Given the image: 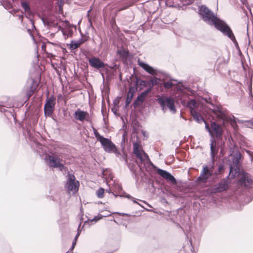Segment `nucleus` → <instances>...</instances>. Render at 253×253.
I'll use <instances>...</instances> for the list:
<instances>
[{"label":"nucleus","mask_w":253,"mask_h":253,"mask_svg":"<svg viewBox=\"0 0 253 253\" xmlns=\"http://www.w3.org/2000/svg\"><path fill=\"white\" fill-rule=\"evenodd\" d=\"M138 65L152 75L158 76L159 75V78L155 77L149 81L141 82V85L147 88L140 95H147L150 92L152 87L157 84L159 85V89L162 91H166L170 88H173L176 89L177 93H183L184 95H190L189 93H192V90L186 82H177L176 80H171L165 74L160 73L156 69L153 68L142 61H139Z\"/></svg>","instance_id":"f257e3e1"},{"label":"nucleus","mask_w":253,"mask_h":253,"mask_svg":"<svg viewBox=\"0 0 253 253\" xmlns=\"http://www.w3.org/2000/svg\"><path fill=\"white\" fill-rule=\"evenodd\" d=\"M199 14L205 22L210 25H213L224 35L227 36L235 44H237L235 37L229 26L224 21L217 17L205 5L200 6Z\"/></svg>","instance_id":"f03ea898"},{"label":"nucleus","mask_w":253,"mask_h":253,"mask_svg":"<svg viewBox=\"0 0 253 253\" xmlns=\"http://www.w3.org/2000/svg\"><path fill=\"white\" fill-rule=\"evenodd\" d=\"M133 145V152L135 157L139 160L141 164L144 165L146 163L147 164L148 167L151 166L155 169L157 172L162 177L166 179L168 182L171 184H175L177 183L176 178L169 171L159 168L155 166L150 161L148 155L143 151L142 148H140L139 145L136 142H134Z\"/></svg>","instance_id":"7ed1b4c3"},{"label":"nucleus","mask_w":253,"mask_h":253,"mask_svg":"<svg viewBox=\"0 0 253 253\" xmlns=\"http://www.w3.org/2000/svg\"><path fill=\"white\" fill-rule=\"evenodd\" d=\"M93 132L97 140L100 142L101 146L105 152H113L115 154L121 155V153L118 150L115 144L110 139L101 135L95 129H94Z\"/></svg>","instance_id":"20e7f679"},{"label":"nucleus","mask_w":253,"mask_h":253,"mask_svg":"<svg viewBox=\"0 0 253 253\" xmlns=\"http://www.w3.org/2000/svg\"><path fill=\"white\" fill-rule=\"evenodd\" d=\"M156 100L162 108L164 113L169 111L172 114L176 112V108L174 100L171 98V96H159Z\"/></svg>","instance_id":"39448f33"},{"label":"nucleus","mask_w":253,"mask_h":253,"mask_svg":"<svg viewBox=\"0 0 253 253\" xmlns=\"http://www.w3.org/2000/svg\"><path fill=\"white\" fill-rule=\"evenodd\" d=\"M205 103L210 104L212 108H210L213 116L218 120L224 121L227 118V112L222 109L220 105L213 103L211 97H204L202 98Z\"/></svg>","instance_id":"423d86ee"},{"label":"nucleus","mask_w":253,"mask_h":253,"mask_svg":"<svg viewBox=\"0 0 253 253\" xmlns=\"http://www.w3.org/2000/svg\"><path fill=\"white\" fill-rule=\"evenodd\" d=\"M242 159L241 154L240 151H237L233 156V164L230 165V171L227 178L229 177L231 179L234 178L237 174H239V165Z\"/></svg>","instance_id":"0eeeda50"},{"label":"nucleus","mask_w":253,"mask_h":253,"mask_svg":"<svg viewBox=\"0 0 253 253\" xmlns=\"http://www.w3.org/2000/svg\"><path fill=\"white\" fill-rule=\"evenodd\" d=\"M55 96H47L43 108L45 116H51L55 109Z\"/></svg>","instance_id":"6e6552de"},{"label":"nucleus","mask_w":253,"mask_h":253,"mask_svg":"<svg viewBox=\"0 0 253 253\" xmlns=\"http://www.w3.org/2000/svg\"><path fill=\"white\" fill-rule=\"evenodd\" d=\"M47 160L49 167H53L54 168H58L60 170L63 171L67 169L63 163L61 162L62 161V159L57 156L49 155L47 156Z\"/></svg>","instance_id":"1a4fd4ad"},{"label":"nucleus","mask_w":253,"mask_h":253,"mask_svg":"<svg viewBox=\"0 0 253 253\" xmlns=\"http://www.w3.org/2000/svg\"><path fill=\"white\" fill-rule=\"evenodd\" d=\"M67 177V180L65 185L66 188L70 191L73 190L75 191H78L79 190L80 183L79 181L76 180L75 175L68 172Z\"/></svg>","instance_id":"9d476101"},{"label":"nucleus","mask_w":253,"mask_h":253,"mask_svg":"<svg viewBox=\"0 0 253 253\" xmlns=\"http://www.w3.org/2000/svg\"><path fill=\"white\" fill-rule=\"evenodd\" d=\"M213 174V170L210 169L207 165H205L203 167V169L197 180L202 182H207L211 178Z\"/></svg>","instance_id":"9b49d317"},{"label":"nucleus","mask_w":253,"mask_h":253,"mask_svg":"<svg viewBox=\"0 0 253 253\" xmlns=\"http://www.w3.org/2000/svg\"><path fill=\"white\" fill-rule=\"evenodd\" d=\"M211 127L212 133V135H210L211 138L220 137L221 135H223L224 131L222 127L219 124L216 123L215 122H212L211 124Z\"/></svg>","instance_id":"f8f14e48"},{"label":"nucleus","mask_w":253,"mask_h":253,"mask_svg":"<svg viewBox=\"0 0 253 253\" xmlns=\"http://www.w3.org/2000/svg\"><path fill=\"white\" fill-rule=\"evenodd\" d=\"M228 184L227 180L224 179L212 187L211 192L216 193L225 191L228 188Z\"/></svg>","instance_id":"ddd939ff"},{"label":"nucleus","mask_w":253,"mask_h":253,"mask_svg":"<svg viewBox=\"0 0 253 253\" xmlns=\"http://www.w3.org/2000/svg\"><path fill=\"white\" fill-rule=\"evenodd\" d=\"M39 85V81L33 79H29L27 82L28 92L27 95H32L36 92Z\"/></svg>","instance_id":"4468645a"},{"label":"nucleus","mask_w":253,"mask_h":253,"mask_svg":"<svg viewBox=\"0 0 253 253\" xmlns=\"http://www.w3.org/2000/svg\"><path fill=\"white\" fill-rule=\"evenodd\" d=\"M21 6L25 10L26 13V17L29 20V22L31 25L32 29H35V27L34 25V21L30 17L32 15V11L29 4L26 1H23L21 2Z\"/></svg>","instance_id":"2eb2a0df"},{"label":"nucleus","mask_w":253,"mask_h":253,"mask_svg":"<svg viewBox=\"0 0 253 253\" xmlns=\"http://www.w3.org/2000/svg\"><path fill=\"white\" fill-rule=\"evenodd\" d=\"M89 115L86 111L81 110L80 109H77L75 112V118L80 121L84 120H88Z\"/></svg>","instance_id":"dca6fc26"},{"label":"nucleus","mask_w":253,"mask_h":253,"mask_svg":"<svg viewBox=\"0 0 253 253\" xmlns=\"http://www.w3.org/2000/svg\"><path fill=\"white\" fill-rule=\"evenodd\" d=\"M90 65L95 68L100 69L105 67V64L98 58L93 57L88 60Z\"/></svg>","instance_id":"f3484780"},{"label":"nucleus","mask_w":253,"mask_h":253,"mask_svg":"<svg viewBox=\"0 0 253 253\" xmlns=\"http://www.w3.org/2000/svg\"><path fill=\"white\" fill-rule=\"evenodd\" d=\"M215 141V138L211 139L210 143V149H211V157L212 160H214L215 157L217 155L218 153L219 148H220L217 145H216L214 142Z\"/></svg>","instance_id":"a211bd4d"},{"label":"nucleus","mask_w":253,"mask_h":253,"mask_svg":"<svg viewBox=\"0 0 253 253\" xmlns=\"http://www.w3.org/2000/svg\"><path fill=\"white\" fill-rule=\"evenodd\" d=\"M239 182L242 186H244L246 188H251L253 184V180L251 178L245 175L243 176L240 178Z\"/></svg>","instance_id":"6ab92c4d"},{"label":"nucleus","mask_w":253,"mask_h":253,"mask_svg":"<svg viewBox=\"0 0 253 253\" xmlns=\"http://www.w3.org/2000/svg\"><path fill=\"white\" fill-rule=\"evenodd\" d=\"M137 98L133 102L132 106L134 108L143 107L146 96H137Z\"/></svg>","instance_id":"aec40b11"},{"label":"nucleus","mask_w":253,"mask_h":253,"mask_svg":"<svg viewBox=\"0 0 253 253\" xmlns=\"http://www.w3.org/2000/svg\"><path fill=\"white\" fill-rule=\"evenodd\" d=\"M191 114L192 115L193 118L196 120V121L197 123H200L202 122H205V120L203 118V117L201 116V115L198 113L196 110H194L193 109H192L191 110Z\"/></svg>","instance_id":"412c9836"},{"label":"nucleus","mask_w":253,"mask_h":253,"mask_svg":"<svg viewBox=\"0 0 253 253\" xmlns=\"http://www.w3.org/2000/svg\"><path fill=\"white\" fill-rule=\"evenodd\" d=\"M215 141L214 143L217 145L218 147L223 149L225 148V140L223 139V135H221L220 137H214Z\"/></svg>","instance_id":"4be33fe9"},{"label":"nucleus","mask_w":253,"mask_h":253,"mask_svg":"<svg viewBox=\"0 0 253 253\" xmlns=\"http://www.w3.org/2000/svg\"><path fill=\"white\" fill-rule=\"evenodd\" d=\"M81 223H82V222H80V223L79 225L77 233L76 236L75 237V238L72 242V244L71 248L69 249L70 251H72L74 249V248L76 245L78 238H79V237L80 235V234L81 233V231L79 229L81 225Z\"/></svg>","instance_id":"5701e85b"},{"label":"nucleus","mask_w":253,"mask_h":253,"mask_svg":"<svg viewBox=\"0 0 253 253\" xmlns=\"http://www.w3.org/2000/svg\"><path fill=\"white\" fill-rule=\"evenodd\" d=\"M84 42L82 39H80L77 41H72L70 43V48L72 49H75L80 46Z\"/></svg>","instance_id":"b1692460"},{"label":"nucleus","mask_w":253,"mask_h":253,"mask_svg":"<svg viewBox=\"0 0 253 253\" xmlns=\"http://www.w3.org/2000/svg\"><path fill=\"white\" fill-rule=\"evenodd\" d=\"M100 218H98V216H95L91 219H88L84 222V225H87L89 227L91 225L93 224V223H96L99 220Z\"/></svg>","instance_id":"393cba45"},{"label":"nucleus","mask_w":253,"mask_h":253,"mask_svg":"<svg viewBox=\"0 0 253 253\" xmlns=\"http://www.w3.org/2000/svg\"><path fill=\"white\" fill-rule=\"evenodd\" d=\"M117 53L123 58L126 59L128 56V52L125 49H121L118 50Z\"/></svg>","instance_id":"a878e982"},{"label":"nucleus","mask_w":253,"mask_h":253,"mask_svg":"<svg viewBox=\"0 0 253 253\" xmlns=\"http://www.w3.org/2000/svg\"><path fill=\"white\" fill-rule=\"evenodd\" d=\"M225 169L224 165L223 164H220L218 167L217 170L214 172V174L216 176L222 174Z\"/></svg>","instance_id":"bb28decb"},{"label":"nucleus","mask_w":253,"mask_h":253,"mask_svg":"<svg viewBox=\"0 0 253 253\" xmlns=\"http://www.w3.org/2000/svg\"><path fill=\"white\" fill-rule=\"evenodd\" d=\"M96 195L99 198H102L104 197V189L100 187L96 191Z\"/></svg>","instance_id":"cd10ccee"},{"label":"nucleus","mask_w":253,"mask_h":253,"mask_svg":"<svg viewBox=\"0 0 253 253\" xmlns=\"http://www.w3.org/2000/svg\"><path fill=\"white\" fill-rule=\"evenodd\" d=\"M133 97V96H126L125 100V107L126 109H127V108L129 107V104L132 100V98Z\"/></svg>","instance_id":"c85d7f7f"},{"label":"nucleus","mask_w":253,"mask_h":253,"mask_svg":"<svg viewBox=\"0 0 253 253\" xmlns=\"http://www.w3.org/2000/svg\"><path fill=\"white\" fill-rule=\"evenodd\" d=\"M123 96H117V97L113 100L114 106L119 107L120 102L121 101Z\"/></svg>","instance_id":"c756f323"},{"label":"nucleus","mask_w":253,"mask_h":253,"mask_svg":"<svg viewBox=\"0 0 253 253\" xmlns=\"http://www.w3.org/2000/svg\"><path fill=\"white\" fill-rule=\"evenodd\" d=\"M140 125L138 121H134L133 122V130L134 132H136L138 131V128L140 126Z\"/></svg>","instance_id":"7c9ffc66"},{"label":"nucleus","mask_w":253,"mask_h":253,"mask_svg":"<svg viewBox=\"0 0 253 253\" xmlns=\"http://www.w3.org/2000/svg\"><path fill=\"white\" fill-rule=\"evenodd\" d=\"M123 154H122L121 153V155H118V154H116V155L117 156H121V157L122 158V159L125 161L126 163L127 164V163H128L127 155L125 149L124 150H123Z\"/></svg>","instance_id":"2f4dec72"},{"label":"nucleus","mask_w":253,"mask_h":253,"mask_svg":"<svg viewBox=\"0 0 253 253\" xmlns=\"http://www.w3.org/2000/svg\"><path fill=\"white\" fill-rule=\"evenodd\" d=\"M127 141V140L126 138L124 136V135L123 136V138L121 140V146L122 148V150H124L125 149V143Z\"/></svg>","instance_id":"473e14b6"},{"label":"nucleus","mask_w":253,"mask_h":253,"mask_svg":"<svg viewBox=\"0 0 253 253\" xmlns=\"http://www.w3.org/2000/svg\"><path fill=\"white\" fill-rule=\"evenodd\" d=\"M187 106L189 108L194 107L196 106L195 101L193 99H192L190 101H188L187 102Z\"/></svg>","instance_id":"72a5a7b5"},{"label":"nucleus","mask_w":253,"mask_h":253,"mask_svg":"<svg viewBox=\"0 0 253 253\" xmlns=\"http://www.w3.org/2000/svg\"><path fill=\"white\" fill-rule=\"evenodd\" d=\"M205 124V128L209 132V134L210 135H212V133H211V127L210 128V127L209 126V125L207 123V122L205 121V122H204Z\"/></svg>","instance_id":"f704fd0d"},{"label":"nucleus","mask_w":253,"mask_h":253,"mask_svg":"<svg viewBox=\"0 0 253 253\" xmlns=\"http://www.w3.org/2000/svg\"><path fill=\"white\" fill-rule=\"evenodd\" d=\"M126 164H127L129 169L132 172V173H134V172H136V170L134 169L135 166L134 165H132L131 166L128 163Z\"/></svg>","instance_id":"c9c22d12"},{"label":"nucleus","mask_w":253,"mask_h":253,"mask_svg":"<svg viewBox=\"0 0 253 253\" xmlns=\"http://www.w3.org/2000/svg\"><path fill=\"white\" fill-rule=\"evenodd\" d=\"M119 107H117V106H114L112 108L111 110L114 113L115 115H118V111L119 110Z\"/></svg>","instance_id":"e433bc0d"},{"label":"nucleus","mask_w":253,"mask_h":253,"mask_svg":"<svg viewBox=\"0 0 253 253\" xmlns=\"http://www.w3.org/2000/svg\"><path fill=\"white\" fill-rule=\"evenodd\" d=\"M134 176V178L135 179L136 181L137 182L138 180V176L137 173L136 172H134V173H132Z\"/></svg>","instance_id":"4c0bfd02"},{"label":"nucleus","mask_w":253,"mask_h":253,"mask_svg":"<svg viewBox=\"0 0 253 253\" xmlns=\"http://www.w3.org/2000/svg\"><path fill=\"white\" fill-rule=\"evenodd\" d=\"M136 163L138 166L139 167L140 171L143 172V168L142 167L140 163L138 162H137Z\"/></svg>","instance_id":"58836bf2"},{"label":"nucleus","mask_w":253,"mask_h":253,"mask_svg":"<svg viewBox=\"0 0 253 253\" xmlns=\"http://www.w3.org/2000/svg\"><path fill=\"white\" fill-rule=\"evenodd\" d=\"M141 131H142V134L143 136L145 138L147 139L148 136L146 131L144 130H143Z\"/></svg>","instance_id":"ea45409f"},{"label":"nucleus","mask_w":253,"mask_h":253,"mask_svg":"<svg viewBox=\"0 0 253 253\" xmlns=\"http://www.w3.org/2000/svg\"><path fill=\"white\" fill-rule=\"evenodd\" d=\"M125 197L126 198H127V199H130V200H132V197L131 195H130L129 194H126V196Z\"/></svg>","instance_id":"a19ab883"},{"label":"nucleus","mask_w":253,"mask_h":253,"mask_svg":"<svg viewBox=\"0 0 253 253\" xmlns=\"http://www.w3.org/2000/svg\"><path fill=\"white\" fill-rule=\"evenodd\" d=\"M132 199H132V200H131L133 201V202L134 203H136V204H137L138 205H140V206H141L142 207H142V206L140 204H139L138 202H137V201H136V199H135V198H134L132 197Z\"/></svg>","instance_id":"79ce46f5"},{"label":"nucleus","mask_w":253,"mask_h":253,"mask_svg":"<svg viewBox=\"0 0 253 253\" xmlns=\"http://www.w3.org/2000/svg\"><path fill=\"white\" fill-rule=\"evenodd\" d=\"M169 0H167L166 2V3L167 5V6H169V7H172V6H173V5L170 4H169Z\"/></svg>","instance_id":"37998d69"},{"label":"nucleus","mask_w":253,"mask_h":253,"mask_svg":"<svg viewBox=\"0 0 253 253\" xmlns=\"http://www.w3.org/2000/svg\"><path fill=\"white\" fill-rule=\"evenodd\" d=\"M37 96H34V97L32 98V105L34 106V107H35V106L37 105V104L36 105H35L34 104V103L33 102H34V100L35 98V97H36Z\"/></svg>","instance_id":"c03bdc74"},{"label":"nucleus","mask_w":253,"mask_h":253,"mask_svg":"<svg viewBox=\"0 0 253 253\" xmlns=\"http://www.w3.org/2000/svg\"><path fill=\"white\" fill-rule=\"evenodd\" d=\"M102 96V102L104 101V97H106V98L107 99V101H108V98H109V96L108 95H106V96Z\"/></svg>","instance_id":"a18cd8bd"},{"label":"nucleus","mask_w":253,"mask_h":253,"mask_svg":"<svg viewBox=\"0 0 253 253\" xmlns=\"http://www.w3.org/2000/svg\"><path fill=\"white\" fill-rule=\"evenodd\" d=\"M97 216H98V218H100L99 219H101L104 216H107V215H102L100 214H98Z\"/></svg>","instance_id":"49530a36"},{"label":"nucleus","mask_w":253,"mask_h":253,"mask_svg":"<svg viewBox=\"0 0 253 253\" xmlns=\"http://www.w3.org/2000/svg\"><path fill=\"white\" fill-rule=\"evenodd\" d=\"M227 118L225 120H233V118L230 117L227 113Z\"/></svg>","instance_id":"de8ad7c7"},{"label":"nucleus","mask_w":253,"mask_h":253,"mask_svg":"<svg viewBox=\"0 0 253 253\" xmlns=\"http://www.w3.org/2000/svg\"><path fill=\"white\" fill-rule=\"evenodd\" d=\"M27 96V100L25 101V103H26L27 101H28L29 99H30V98L31 97H32V96H30V95H28V96Z\"/></svg>","instance_id":"09e8293b"},{"label":"nucleus","mask_w":253,"mask_h":253,"mask_svg":"<svg viewBox=\"0 0 253 253\" xmlns=\"http://www.w3.org/2000/svg\"><path fill=\"white\" fill-rule=\"evenodd\" d=\"M27 31L30 34H31V29H28Z\"/></svg>","instance_id":"8fccbe9b"},{"label":"nucleus","mask_w":253,"mask_h":253,"mask_svg":"<svg viewBox=\"0 0 253 253\" xmlns=\"http://www.w3.org/2000/svg\"><path fill=\"white\" fill-rule=\"evenodd\" d=\"M23 16L22 15L19 16V18H20L21 19V21H23Z\"/></svg>","instance_id":"3c124183"},{"label":"nucleus","mask_w":253,"mask_h":253,"mask_svg":"<svg viewBox=\"0 0 253 253\" xmlns=\"http://www.w3.org/2000/svg\"><path fill=\"white\" fill-rule=\"evenodd\" d=\"M62 96H62V95L59 96V97H62ZM64 96L65 97V98H63L64 99H68L67 97H68V96Z\"/></svg>","instance_id":"603ef678"},{"label":"nucleus","mask_w":253,"mask_h":253,"mask_svg":"<svg viewBox=\"0 0 253 253\" xmlns=\"http://www.w3.org/2000/svg\"><path fill=\"white\" fill-rule=\"evenodd\" d=\"M163 200L164 201V202L167 203V201L166 199H163Z\"/></svg>","instance_id":"864d4df0"},{"label":"nucleus","mask_w":253,"mask_h":253,"mask_svg":"<svg viewBox=\"0 0 253 253\" xmlns=\"http://www.w3.org/2000/svg\"><path fill=\"white\" fill-rule=\"evenodd\" d=\"M131 90H132V88H130V89H129V92L131 93V95H133V94H132V93L131 92Z\"/></svg>","instance_id":"5fc2aeb1"},{"label":"nucleus","mask_w":253,"mask_h":253,"mask_svg":"<svg viewBox=\"0 0 253 253\" xmlns=\"http://www.w3.org/2000/svg\"><path fill=\"white\" fill-rule=\"evenodd\" d=\"M119 189L122 190V187L121 186H119Z\"/></svg>","instance_id":"6e6d98bb"},{"label":"nucleus","mask_w":253,"mask_h":253,"mask_svg":"<svg viewBox=\"0 0 253 253\" xmlns=\"http://www.w3.org/2000/svg\"><path fill=\"white\" fill-rule=\"evenodd\" d=\"M90 96H91L90 95H89V96H88V99H89V100H90Z\"/></svg>","instance_id":"4d7b16f0"},{"label":"nucleus","mask_w":253,"mask_h":253,"mask_svg":"<svg viewBox=\"0 0 253 253\" xmlns=\"http://www.w3.org/2000/svg\"><path fill=\"white\" fill-rule=\"evenodd\" d=\"M114 195L115 197H117V195L116 194H114Z\"/></svg>","instance_id":"13d9d810"},{"label":"nucleus","mask_w":253,"mask_h":253,"mask_svg":"<svg viewBox=\"0 0 253 253\" xmlns=\"http://www.w3.org/2000/svg\"><path fill=\"white\" fill-rule=\"evenodd\" d=\"M148 205L149 207H151V206L150 205L148 204Z\"/></svg>","instance_id":"bf43d9fd"},{"label":"nucleus","mask_w":253,"mask_h":253,"mask_svg":"<svg viewBox=\"0 0 253 253\" xmlns=\"http://www.w3.org/2000/svg\"><path fill=\"white\" fill-rule=\"evenodd\" d=\"M62 32H63V34H65V33H64L63 30H62Z\"/></svg>","instance_id":"052dcab7"}]
</instances>
